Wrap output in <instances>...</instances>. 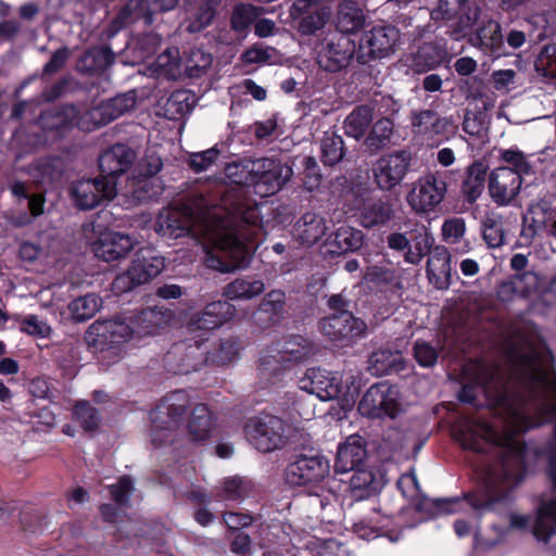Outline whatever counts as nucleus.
I'll list each match as a JSON object with an SVG mask.
<instances>
[{
    "mask_svg": "<svg viewBox=\"0 0 556 556\" xmlns=\"http://www.w3.org/2000/svg\"><path fill=\"white\" fill-rule=\"evenodd\" d=\"M508 370L483 365L475 384H466L458 393L463 403L478 405L482 395L486 405L504 420V431L482 422L468 420L456 432L463 448L491 454L495 463L486 464L480 484L462 501L458 497L421 500L412 505L417 513L431 509L453 514L465 504L480 518L488 511H501L511 502V493L523 481L531 451L519 439L530 429L556 419V371L553 355L542 342L522 341L507 353Z\"/></svg>",
    "mask_w": 556,
    "mask_h": 556,
    "instance_id": "nucleus-1",
    "label": "nucleus"
},
{
    "mask_svg": "<svg viewBox=\"0 0 556 556\" xmlns=\"http://www.w3.org/2000/svg\"><path fill=\"white\" fill-rule=\"evenodd\" d=\"M260 207L242 189L228 190L215 205L200 216L178 207L163 208L155 231L165 239L191 236L205 249L206 267L230 273L247 268L252 258L249 242L261 226Z\"/></svg>",
    "mask_w": 556,
    "mask_h": 556,
    "instance_id": "nucleus-2",
    "label": "nucleus"
},
{
    "mask_svg": "<svg viewBox=\"0 0 556 556\" xmlns=\"http://www.w3.org/2000/svg\"><path fill=\"white\" fill-rule=\"evenodd\" d=\"M173 317V311L164 306L129 311L113 319L96 320L89 326L85 339L94 352H109L119 357L123 343L159 334Z\"/></svg>",
    "mask_w": 556,
    "mask_h": 556,
    "instance_id": "nucleus-3",
    "label": "nucleus"
},
{
    "mask_svg": "<svg viewBox=\"0 0 556 556\" xmlns=\"http://www.w3.org/2000/svg\"><path fill=\"white\" fill-rule=\"evenodd\" d=\"M317 351V345L308 337L293 334L283 338L262 352L258 375L268 384H275L285 369L311 362Z\"/></svg>",
    "mask_w": 556,
    "mask_h": 556,
    "instance_id": "nucleus-4",
    "label": "nucleus"
},
{
    "mask_svg": "<svg viewBox=\"0 0 556 556\" xmlns=\"http://www.w3.org/2000/svg\"><path fill=\"white\" fill-rule=\"evenodd\" d=\"M330 463L319 452H301L295 454L285 470L286 482L291 486L307 489L311 505L325 509L329 505V496L324 495L321 483L329 476Z\"/></svg>",
    "mask_w": 556,
    "mask_h": 556,
    "instance_id": "nucleus-5",
    "label": "nucleus"
},
{
    "mask_svg": "<svg viewBox=\"0 0 556 556\" xmlns=\"http://www.w3.org/2000/svg\"><path fill=\"white\" fill-rule=\"evenodd\" d=\"M189 407V394L185 390H176L167 394L161 403L150 412V437L151 443L155 447L174 441L175 432L184 421Z\"/></svg>",
    "mask_w": 556,
    "mask_h": 556,
    "instance_id": "nucleus-6",
    "label": "nucleus"
},
{
    "mask_svg": "<svg viewBox=\"0 0 556 556\" xmlns=\"http://www.w3.org/2000/svg\"><path fill=\"white\" fill-rule=\"evenodd\" d=\"M121 116L112 99L101 102L83 114L78 106L67 104L55 111L53 115L55 121L49 127L55 128L60 132L72 126H77L84 131H91Z\"/></svg>",
    "mask_w": 556,
    "mask_h": 556,
    "instance_id": "nucleus-7",
    "label": "nucleus"
},
{
    "mask_svg": "<svg viewBox=\"0 0 556 556\" xmlns=\"http://www.w3.org/2000/svg\"><path fill=\"white\" fill-rule=\"evenodd\" d=\"M290 432V424L268 413H261L244 425L247 439L263 453L282 448L289 441Z\"/></svg>",
    "mask_w": 556,
    "mask_h": 556,
    "instance_id": "nucleus-8",
    "label": "nucleus"
},
{
    "mask_svg": "<svg viewBox=\"0 0 556 556\" xmlns=\"http://www.w3.org/2000/svg\"><path fill=\"white\" fill-rule=\"evenodd\" d=\"M164 267L165 260L154 248H141L135 253L130 267L113 280L112 289L116 293L129 292L150 282Z\"/></svg>",
    "mask_w": 556,
    "mask_h": 556,
    "instance_id": "nucleus-9",
    "label": "nucleus"
},
{
    "mask_svg": "<svg viewBox=\"0 0 556 556\" xmlns=\"http://www.w3.org/2000/svg\"><path fill=\"white\" fill-rule=\"evenodd\" d=\"M207 338L191 336L176 342L164 356L165 368L175 375H188L208 364Z\"/></svg>",
    "mask_w": 556,
    "mask_h": 556,
    "instance_id": "nucleus-10",
    "label": "nucleus"
},
{
    "mask_svg": "<svg viewBox=\"0 0 556 556\" xmlns=\"http://www.w3.org/2000/svg\"><path fill=\"white\" fill-rule=\"evenodd\" d=\"M447 192L446 175L444 172H429L420 176L406 195L410 208L419 215L435 211L443 202Z\"/></svg>",
    "mask_w": 556,
    "mask_h": 556,
    "instance_id": "nucleus-11",
    "label": "nucleus"
},
{
    "mask_svg": "<svg viewBox=\"0 0 556 556\" xmlns=\"http://www.w3.org/2000/svg\"><path fill=\"white\" fill-rule=\"evenodd\" d=\"M357 409L362 416L370 419H395L403 412V406L397 388L382 381L364 393Z\"/></svg>",
    "mask_w": 556,
    "mask_h": 556,
    "instance_id": "nucleus-12",
    "label": "nucleus"
},
{
    "mask_svg": "<svg viewBox=\"0 0 556 556\" xmlns=\"http://www.w3.org/2000/svg\"><path fill=\"white\" fill-rule=\"evenodd\" d=\"M318 65L330 73L345 68L356 55V43L350 35L329 31L315 47Z\"/></svg>",
    "mask_w": 556,
    "mask_h": 556,
    "instance_id": "nucleus-13",
    "label": "nucleus"
},
{
    "mask_svg": "<svg viewBox=\"0 0 556 556\" xmlns=\"http://www.w3.org/2000/svg\"><path fill=\"white\" fill-rule=\"evenodd\" d=\"M253 189L261 197H270L280 191L293 175L292 167L277 156L254 159L251 164Z\"/></svg>",
    "mask_w": 556,
    "mask_h": 556,
    "instance_id": "nucleus-14",
    "label": "nucleus"
},
{
    "mask_svg": "<svg viewBox=\"0 0 556 556\" xmlns=\"http://www.w3.org/2000/svg\"><path fill=\"white\" fill-rule=\"evenodd\" d=\"M401 33L393 25H376L362 34L357 50V62L368 64L392 55L399 43Z\"/></svg>",
    "mask_w": 556,
    "mask_h": 556,
    "instance_id": "nucleus-15",
    "label": "nucleus"
},
{
    "mask_svg": "<svg viewBox=\"0 0 556 556\" xmlns=\"http://www.w3.org/2000/svg\"><path fill=\"white\" fill-rule=\"evenodd\" d=\"M410 125L414 136L428 144L446 141L457 130L456 121L452 115L441 116L430 109L413 111Z\"/></svg>",
    "mask_w": 556,
    "mask_h": 556,
    "instance_id": "nucleus-16",
    "label": "nucleus"
},
{
    "mask_svg": "<svg viewBox=\"0 0 556 556\" xmlns=\"http://www.w3.org/2000/svg\"><path fill=\"white\" fill-rule=\"evenodd\" d=\"M320 332L337 346H349L363 338L367 330L364 320L351 312L333 313L318 323Z\"/></svg>",
    "mask_w": 556,
    "mask_h": 556,
    "instance_id": "nucleus-17",
    "label": "nucleus"
},
{
    "mask_svg": "<svg viewBox=\"0 0 556 556\" xmlns=\"http://www.w3.org/2000/svg\"><path fill=\"white\" fill-rule=\"evenodd\" d=\"M480 16L479 7L471 0H438V5L431 11L435 22H454L452 35L455 39L465 36Z\"/></svg>",
    "mask_w": 556,
    "mask_h": 556,
    "instance_id": "nucleus-18",
    "label": "nucleus"
},
{
    "mask_svg": "<svg viewBox=\"0 0 556 556\" xmlns=\"http://www.w3.org/2000/svg\"><path fill=\"white\" fill-rule=\"evenodd\" d=\"M117 184L112 178L101 176L74 181L70 195L74 205L80 211H89L116 195Z\"/></svg>",
    "mask_w": 556,
    "mask_h": 556,
    "instance_id": "nucleus-19",
    "label": "nucleus"
},
{
    "mask_svg": "<svg viewBox=\"0 0 556 556\" xmlns=\"http://www.w3.org/2000/svg\"><path fill=\"white\" fill-rule=\"evenodd\" d=\"M523 224L521 235L527 240L535 236L556 237V201L552 197H543L530 204Z\"/></svg>",
    "mask_w": 556,
    "mask_h": 556,
    "instance_id": "nucleus-20",
    "label": "nucleus"
},
{
    "mask_svg": "<svg viewBox=\"0 0 556 556\" xmlns=\"http://www.w3.org/2000/svg\"><path fill=\"white\" fill-rule=\"evenodd\" d=\"M410 161L409 152L404 150L381 156L372 167L377 186L384 191H390L399 186L409 169Z\"/></svg>",
    "mask_w": 556,
    "mask_h": 556,
    "instance_id": "nucleus-21",
    "label": "nucleus"
},
{
    "mask_svg": "<svg viewBox=\"0 0 556 556\" xmlns=\"http://www.w3.org/2000/svg\"><path fill=\"white\" fill-rule=\"evenodd\" d=\"M236 314V308L228 301H214L204 307L202 312L195 313L190 318L188 332L191 336L208 339V331L217 329L230 320Z\"/></svg>",
    "mask_w": 556,
    "mask_h": 556,
    "instance_id": "nucleus-22",
    "label": "nucleus"
},
{
    "mask_svg": "<svg viewBox=\"0 0 556 556\" xmlns=\"http://www.w3.org/2000/svg\"><path fill=\"white\" fill-rule=\"evenodd\" d=\"M290 15L299 21L301 34L312 35L325 26L330 17V8L325 0H294Z\"/></svg>",
    "mask_w": 556,
    "mask_h": 556,
    "instance_id": "nucleus-23",
    "label": "nucleus"
},
{
    "mask_svg": "<svg viewBox=\"0 0 556 556\" xmlns=\"http://www.w3.org/2000/svg\"><path fill=\"white\" fill-rule=\"evenodd\" d=\"M522 178L510 167H497L489 176V193L492 201L498 206L511 204L518 195Z\"/></svg>",
    "mask_w": 556,
    "mask_h": 556,
    "instance_id": "nucleus-24",
    "label": "nucleus"
},
{
    "mask_svg": "<svg viewBox=\"0 0 556 556\" xmlns=\"http://www.w3.org/2000/svg\"><path fill=\"white\" fill-rule=\"evenodd\" d=\"M300 389L316 395L321 401L338 399L342 393L341 379L320 368H309L300 380Z\"/></svg>",
    "mask_w": 556,
    "mask_h": 556,
    "instance_id": "nucleus-25",
    "label": "nucleus"
},
{
    "mask_svg": "<svg viewBox=\"0 0 556 556\" xmlns=\"http://www.w3.org/2000/svg\"><path fill=\"white\" fill-rule=\"evenodd\" d=\"M286 315V293L280 289L267 292L252 314L253 324L266 330L279 325Z\"/></svg>",
    "mask_w": 556,
    "mask_h": 556,
    "instance_id": "nucleus-26",
    "label": "nucleus"
},
{
    "mask_svg": "<svg viewBox=\"0 0 556 556\" xmlns=\"http://www.w3.org/2000/svg\"><path fill=\"white\" fill-rule=\"evenodd\" d=\"M137 154L134 149L124 143H117L106 149L99 156V169L103 179L116 177L126 173L134 164Z\"/></svg>",
    "mask_w": 556,
    "mask_h": 556,
    "instance_id": "nucleus-27",
    "label": "nucleus"
},
{
    "mask_svg": "<svg viewBox=\"0 0 556 556\" xmlns=\"http://www.w3.org/2000/svg\"><path fill=\"white\" fill-rule=\"evenodd\" d=\"M329 230L326 218L317 212H305L293 224L292 239L303 247H312L321 240Z\"/></svg>",
    "mask_w": 556,
    "mask_h": 556,
    "instance_id": "nucleus-28",
    "label": "nucleus"
},
{
    "mask_svg": "<svg viewBox=\"0 0 556 556\" xmlns=\"http://www.w3.org/2000/svg\"><path fill=\"white\" fill-rule=\"evenodd\" d=\"M401 516L394 518L391 515L382 514L380 510L374 509L372 513L355 523V533L363 540H372L379 536H388L391 541H396L390 532L394 528H402Z\"/></svg>",
    "mask_w": 556,
    "mask_h": 556,
    "instance_id": "nucleus-29",
    "label": "nucleus"
},
{
    "mask_svg": "<svg viewBox=\"0 0 556 556\" xmlns=\"http://www.w3.org/2000/svg\"><path fill=\"white\" fill-rule=\"evenodd\" d=\"M366 456L364 439L361 435H350L338 446L334 470L338 473H345L363 467Z\"/></svg>",
    "mask_w": 556,
    "mask_h": 556,
    "instance_id": "nucleus-30",
    "label": "nucleus"
},
{
    "mask_svg": "<svg viewBox=\"0 0 556 556\" xmlns=\"http://www.w3.org/2000/svg\"><path fill=\"white\" fill-rule=\"evenodd\" d=\"M134 239L122 232L103 233L93 244L94 255L104 262L125 257L134 248Z\"/></svg>",
    "mask_w": 556,
    "mask_h": 556,
    "instance_id": "nucleus-31",
    "label": "nucleus"
},
{
    "mask_svg": "<svg viewBox=\"0 0 556 556\" xmlns=\"http://www.w3.org/2000/svg\"><path fill=\"white\" fill-rule=\"evenodd\" d=\"M428 255L426 271L430 282L439 290L448 289L452 277L448 250L444 245H434Z\"/></svg>",
    "mask_w": 556,
    "mask_h": 556,
    "instance_id": "nucleus-32",
    "label": "nucleus"
},
{
    "mask_svg": "<svg viewBox=\"0 0 556 556\" xmlns=\"http://www.w3.org/2000/svg\"><path fill=\"white\" fill-rule=\"evenodd\" d=\"M470 42L492 58H500L507 54L501 25L493 20L485 22L482 27L471 36Z\"/></svg>",
    "mask_w": 556,
    "mask_h": 556,
    "instance_id": "nucleus-33",
    "label": "nucleus"
},
{
    "mask_svg": "<svg viewBox=\"0 0 556 556\" xmlns=\"http://www.w3.org/2000/svg\"><path fill=\"white\" fill-rule=\"evenodd\" d=\"M408 235L409 247L404 260L408 264L417 265L434 248V237L425 225H416Z\"/></svg>",
    "mask_w": 556,
    "mask_h": 556,
    "instance_id": "nucleus-34",
    "label": "nucleus"
},
{
    "mask_svg": "<svg viewBox=\"0 0 556 556\" xmlns=\"http://www.w3.org/2000/svg\"><path fill=\"white\" fill-rule=\"evenodd\" d=\"M480 231L483 241L490 249L501 248L508 243L507 224L500 213H488L481 220Z\"/></svg>",
    "mask_w": 556,
    "mask_h": 556,
    "instance_id": "nucleus-35",
    "label": "nucleus"
},
{
    "mask_svg": "<svg viewBox=\"0 0 556 556\" xmlns=\"http://www.w3.org/2000/svg\"><path fill=\"white\" fill-rule=\"evenodd\" d=\"M138 21H143L147 25L153 22L152 12L149 10L147 0H128L113 20L112 27L115 31H118Z\"/></svg>",
    "mask_w": 556,
    "mask_h": 556,
    "instance_id": "nucleus-36",
    "label": "nucleus"
},
{
    "mask_svg": "<svg viewBox=\"0 0 556 556\" xmlns=\"http://www.w3.org/2000/svg\"><path fill=\"white\" fill-rule=\"evenodd\" d=\"M163 191L157 178L135 175L129 178L126 186V195L135 203H143L159 197Z\"/></svg>",
    "mask_w": 556,
    "mask_h": 556,
    "instance_id": "nucleus-37",
    "label": "nucleus"
},
{
    "mask_svg": "<svg viewBox=\"0 0 556 556\" xmlns=\"http://www.w3.org/2000/svg\"><path fill=\"white\" fill-rule=\"evenodd\" d=\"M350 479L351 497L355 501H363L375 495L380 489V482L371 470L364 467L352 470Z\"/></svg>",
    "mask_w": 556,
    "mask_h": 556,
    "instance_id": "nucleus-38",
    "label": "nucleus"
},
{
    "mask_svg": "<svg viewBox=\"0 0 556 556\" xmlns=\"http://www.w3.org/2000/svg\"><path fill=\"white\" fill-rule=\"evenodd\" d=\"M394 125L388 117L379 118L365 138L364 144L374 154L389 148L393 141Z\"/></svg>",
    "mask_w": 556,
    "mask_h": 556,
    "instance_id": "nucleus-39",
    "label": "nucleus"
},
{
    "mask_svg": "<svg viewBox=\"0 0 556 556\" xmlns=\"http://www.w3.org/2000/svg\"><path fill=\"white\" fill-rule=\"evenodd\" d=\"M364 24L365 14L355 1L344 0L340 3L336 31L349 35L361 29Z\"/></svg>",
    "mask_w": 556,
    "mask_h": 556,
    "instance_id": "nucleus-40",
    "label": "nucleus"
},
{
    "mask_svg": "<svg viewBox=\"0 0 556 556\" xmlns=\"http://www.w3.org/2000/svg\"><path fill=\"white\" fill-rule=\"evenodd\" d=\"M445 50L440 43L425 42L413 54V67L418 73L428 72L440 65L445 59Z\"/></svg>",
    "mask_w": 556,
    "mask_h": 556,
    "instance_id": "nucleus-41",
    "label": "nucleus"
},
{
    "mask_svg": "<svg viewBox=\"0 0 556 556\" xmlns=\"http://www.w3.org/2000/svg\"><path fill=\"white\" fill-rule=\"evenodd\" d=\"M265 290L263 280L253 277L237 278L228 283L223 294L228 300H251Z\"/></svg>",
    "mask_w": 556,
    "mask_h": 556,
    "instance_id": "nucleus-42",
    "label": "nucleus"
},
{
    "mask_svg": "<svg viewBox=\"0 0 556 556\" xmlns=\"http://www.w3.org/2000/svg\"><path fill=\"white\" fill-rule=\"evenodd\" d=\"M486 169L482 163H473L468 167L466 178L462 184V193L465 201L473 204L484 189Z\"/></svg>",
    "mask_w": 556,
    "mask_h": 556,
    "instance_id": "nucleus-43",
    "label": "nucleus"
},
{
    "mask_svg": "<svg viewBox=\"0 0 556 556\" xmlns=\"http://www.w3.org/2000/svg\"><path fill=\"white\" fill-rule=\"evenodd\" d=\"M188 430L193 441H205L213 431L212 414L205 404H198L191 413Z\"/></svg>",
    "mask_w": 556,
    "mask_h": 556,
    "instance_id": "nucleus-44",
    "label": "nucleus"
},
{
    "mask_svg": "<svg viewBox=\"0 0 556 556\" xmlns=\"http://www.w3.org/2000/svg\"><path fill=\"white\" fill-rule=\"evenodd\" d=\"M115 61V54L109 46L94 47L87 50L79 60L81 71L102 72Z\"/></svg>",
    "mask_w": 556,
    "mask_h": 556,
    "instance_id": "nucleus-45",
    "label": "nucleus"
},
{
    "mask_svg": "<svg viewBox=\"0 0 556 556\" xmlns=\"http://www.w3.org/2000/svg\"><path fill=\"white\" fill-rule=\"evenodd\" d=\"M364 242V233L362 230L351 226L342 225L336 229L330 245L336 249L334 253H348L357 251Z\"/></svg>",
    "mask_w": 556,
    "mask_h": 556,
    "instance_id": "nucleus-46",
    "label": "nucleus"
},
{
    "mask_svg": "<svg viewBox=\"0 0 556 556\" xmlns=\"http://www.w3.org/2000/svg\"><path fill=\"white\" fill-rule=\"evenodd\" d=\"M372 121V110L368 105L356 106L344 121L345 135L361 139Z\"/></svg>",
    "mask_w": 556,
    "mask_h": 556,
    "instance_id": "nucleus-47",
    "label": "nucleus"
},
{
    "mask_svg": "<svg viewBox=\"0 0 556 556\" xmlns=\"http://www.w3.org/2000/svg\"><path fill=\"white\" fill-rule=\"evenodd\" d=\"M101 305L102 300L100 296L94 293H88L74 299L67 308L72 319L76 323H81L92 318Z\"/></svg>",
    "mask_w": 556,
    "mask_h": 556,
    "instance_id": "nucleus-48",
    "label": "nucleus"
},
{
    "mask_svg": "<svg viewBox=\"0 0 556 556\" xmlns=\"http://www.w3.org/2000/svg\"><path fill=\"white\" fill-rule=\"evenodd\" d=\"M345 154L343 138L334 131L325 132L320 140V160L327 166L340 163Z\"/></svg>",
    "mask_w": 556,
    "mask_h": 556,
    "instance_id": "nucleus-49",
    "label": "nucleus"
},
{
    "mask_svg": "<svg viewBox=\"0 0 556 556\" xmlns=\"http://www.w3.org/2000/svg\"><path fill=\"white\" fill-rule=\"evenodd\" d=\"M402 356L397 351L380 349L369 356V369L377 376L388 375L397 370Z\"/></svg>",
    "mask_w": 556,
    "mask_h": 556,
    "instance_id": "nucleus-50",
    "label": "nucleus"
},
{
    "mask_svg": "<svg viewBox=\"0 0 556 556\" xmlns=\"http://www.w3.org/2000/svg\"><path fill=\"white\" fill-rule=\"evenodd\" d=\"M392 217L391 206L381 201L368 202L364 205L361 212V224L366 228H372L379 225H383L389 222Z\"/></svg>",
    "mask_w": 556,
    "mask_h": 556,
    "instance_id": "nucleus-51",
    "label": "nucleus"
},
{
    "mask_svg": "<svg viewBox=\"0 0 556 556\" xmlns=\"http://www.w3.org/2000/svg\"><path fill=\"white\" fill-rule=\"evenodd\" d=\"M254 484L251 480L241 477H230L223 481L219 496L225 501L241 502L252 495Z\"/></svg>",
    "mask_w": 556,
    "mask_h": 556,
    "instance_id": "nucleus-52",
    "label": "nucleus"
},
{
    "mask_svg": "<svg viewBox=\"0 0 556 556\" xmlns=\"http://www.w3.org/2000/svg\"><path fill=\"white\" fill-rule=\"evenodd\" d=\"M538 278L534 273L515 274L508 281L501 283L498 295L508 299L513 293L527 294L536 287Z\"/></svg>",
    "mask_w": 556,
    "mask_h": 556,
    "instance_id": "nucleus-53",
    "label": "nucleus"
},
{
    "mask_svg": "<svg viewBox=\"0 0 556 556\" xmlns=\"http://www.w3.org/2000/svg\"><path fill=\"white\" fill-rule=\"evenodd\" d=\"M240 344L237 338L222 340L214 351H208V363L216 366H226L239 357Z\"/></svg>",
    "mask_w": 556,
    "mask_h": 556,
    "instance_id": "nucleus-54",
    "label": "nucleus"
},
{
    "mask_svg": "<svg viewBox=\"0 0 556 556\" xmlns=\"http://www.w3.org/2000/svg\"><path fill=\"white\" fill-rule=\"evenodd\" d=\"M490 119L485 108L466 110L463 119V130L477 138H484L488 134Z\"/></svg>",
    "mask_w": 556,
    "mask_h": 556,
    "instance_id": "nucleus-55",
    "label": "nucleus"
},
{
    "mask_svg": "<svg viewBox=\"0 0 556 556\" xmlns=\"http://www.w3.org/2000/svg\"><path fill=\"white\" fill-rule=\"evenodd\" d=\"M254 159L243 157L227 163L224 172L226 177L236 185L253 187V173L252 166Z\"/></svg>",
    "mask_w": 556,
    "mask_h": 556,
    "instance_id": "nucleus-56",
    "label": "nucleus"
},
{
    "mask_svg": "<svg viewBox=\"0 0 556 556\" xmlns=\"http://www.w3.org/2000/svg\"><path fill=\"white\" fill-rule=\"evenodd\" d=\"M191 94L188 90H176L165 103V112L172 119H178L189 114L192 110Z\"/></svg>",
    "mask_w": 556,
    "mask_h": 556,
    "instance_id": "nucleus-57",
    "label": "nucleus"
},
{
    "mask_svg": "<svg viewBox=\"0 0 556 556\" xmlns=\"http://www.w3.org/2000/svg\"><path fill=\"white\" fill-rule=\"evenodd\" d=\"M74 416L85 431H94L101 421L99 410L90 402L81 400L74 406Z\"/></svg>",
    "mask_w": 556,
    "mask_h": 556,
    "instance_id": "nucleus-58",
    "label": "nucleus"
},
{
    "mask_svg": "<svg viewBox=\"0 0 556 556\" xmlns=\"http://www.w3.org/2000/svg\"><path fill=\"white\" fill-rule=\"evenodd\" d=\"M260 15L258 8L252 4H239L231 15V27L238 33H244Z\"/></svg>",
    "mask_w": 556,
    "mask_h": 556,
    "instance_id": "nucleus-59",
    "label": "nucleus"
},
{
    "mask_svg": "<svg viewBox=\"0 0 556 556\" xmlns=\"http://www.w3.org/2000/svg\"><path fill=\"white\" fill-rule=\"evenodd\" d=\"M364 280L377 288L401 287V281L397 279L394 270L380 266H368L364 274Z\"/></svg>",
    "mask_w": 556,
    "mask_h": 556,
    "instance_id": "nucleus-60",
    "label": "nucleus"
},
{
    "mask_svg": "<svg viewBox=\"0 0 556 556\" xmlns=\"http://www.w3.org/2000/svg\"><path fill=\"white\" fill-rule=\"evenodd\" d=\"M213 58L202 49H193L187 60L186 72L192 78L200 77L212 65Z\"/></svg>",
    "mask_w": 556,
    "mask_h": 556,
    "instance_id": "nucleus-61",
    "label": "nucleus"
},
{
    "mask_svg": "<svg viewBox=\"0 0 556 556\" xmlns=\"http://www.w3.org/2000/svg\"><path fill=\"white\" fill-rule=\"evenodd\" d=\"M154 67L160 75L174 77L179 70L178 50L176 48H168L159 54L154 61Z\"/></svg>",
    "mask_w": 556,
    "mask_h": 556,
    "instance_id": "nucleus-62",
    "label": "nucleus"
},
{
    "mask_svg": "<svg viewBox=\"0 0 556 556\" xmlns=\"http://www.w3.org/2000/svg\"><path fill=\"white\" fill-rule=\"evenodd\" d=\"M225 525L231 530L247 528L254 522H263V514L226 511L223 515Z\"/></svg>",
    "mask_w": 556,
    "mask_h": 556,
    "instance_id": "nucleus-63",
    "label": "nucleus"
},
{
    "mask_svg": "<svg viewBox=\"0 0 556 556\" xmlns=\"http://www.w3.org/2000/svg\"><path fill=\"white\" fill-rule=\"evenodd\" d=\"M466 233V222L463 217H452L444 220L442 236L448 244L460 243Z\"/></svg>",
    "mask_w": 556,
    "mask_h": 556,
    "instance_id": "nucleus-64",
    "label": "nucleus"
}]
</instances>
